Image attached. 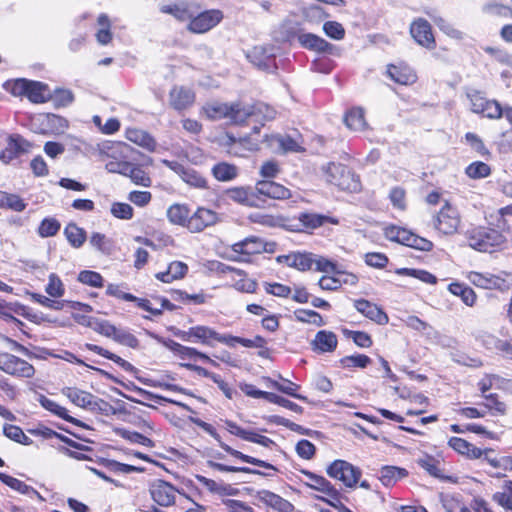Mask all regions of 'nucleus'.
I'll use <instances>...</instances> for the list:
<instances>
[{
    "mask_svg": "<svg viewBox=\"0 0 512 512\" xmlns=\"http://www.w3.org/2000/svg\"><path fill=\"white\" fill-rule=\"evenodd\" d=\"M32 144L18 134L10 135L7 138V145L0 151V160L8 164L20 154L28 152Z\"/></svg>",
    "mask_w": 512,
    "mask_h": 512,
    "instance_id": "nucleus-17",
    "label": "nucleus"
},
{
    "mask_svg": "<svg viewBox=\"0 0 512 512\" xmlns=\"http://www.w3.org/2000/svg\"><path fill=\"white\" fill-rule=\"evenodd\" d=\"M326 473L329 477L342 482L349 489L356 488L362 476L360 468L341 459L330 463L326 468Z\"/></svg>",
    "mask_w": 512,
    "mask_h": 512,
    "instance_id": "nucleus-4",
    "label": "nucleus"
},
{
    "mask_svg": "<svg viewBox=\"0 0 512 512\" xmlns=\"http://www.w3.org/2000/svg\"><path fill=\"white\" fill-rule=\"evenodd\" d=\"M61 393L66 396L74 405L91 412L103 411L107 403L93 394L77 387H65Z\"/></svg>",
    "mask_w": 512,
    "mask_h": 512,
    "instance_id": "nucleus-7",
    "label": "nucleus"
},
{
    "mask_svg": "<svg viewBox=\"0 0 512 512\" xmlns=\"http://www.w3.org/2000/svg\"><path fill=\"white\" fill-rule=\"evenodd\" d=\"M253 118L252 106H241L240 104H231L228 118L234 124H242L247 119Z\"/></svg>",
    "mask_w": 512,
    "mask_h": 512,
    "instance_id": "nucleus-41",
    "label": "nucleus"
},
{
    "mask_svg": "<svg viewBox=\"0 0 512 512\" xmlns=\"http://www.w3.org/2000/svg\"><path fill=\"white\" fill-rule=\"evenodd\" d=\"M211 173L216 180L220 182H229L238 177L239 168L228 162H219L212 167Z\"/></svg>",
    "mask_w": 512,
    "mask_h": 512,
    "instance_id": "nucleus-28",
    "label": "nucleus"
},
{
    "mask_svg": "<svg viewBox=\"0 0 512 512\" xmlns=\"http://www.w3.org/2000/svg\"><path fill=\"white\" fill-rule=\"evenodd\" d=\"M28 85L29 80L21 78L7 81L4 88L14 96H27Z\"/></svg>",
    "mask_w": 512,
    "mask_h": 512,
    "instance_id": "nucleus-61",
    "label": "nucleus"
},
{
    "mask_svg": "<svg viewBox=\"0 0 512 512\" xmlns=\"http://www.w3.org/2000/svg\"><path fill=\"white\" fill-rule=\"evenodd\" d=\"M410 34L419 45L429 49L434 48L435 39L427 20L423 18L415 20L410 26Z\"/></svg>",
    "mask_w": 512,
    "mask_h": 512,
    "instance_id": "nucleus-18",
    "label": "nucleus"
},
{
    "mask_svg": "<svg viewBox=\"0 0 512 512\" xmlns=\"http://www.w3.org/2000/svg\"><path fill=\"white\" fill-rule=\"evenodd\" d=\"M449 291L459 296L467 306H473L476 301L475 292L468 286L460 283H452L449 285Z\"/></svg>",
    "mask_w": 512,
    "mask_h": 512,
    "instance_id": "nucleus-44",
    "label": "nucleus"
},
{
    "mask_svg": "<svg viewBox=\"0 0 512 512\" xmlns=\"http://www.w3.org/2000/svg\"><path fill=\"white\" fill-rule=\"evenodd\" d=\"M337 343L338 340L335 333L321 330L316 334L312 345L314 350L325 353L334 351L337 347Z\"/></svg>",
    "mask_w": 512,
    "mask_h": 512,
    "instance_id": "nucleus-27",
    "label": "nucleus"
},
{
    "mask_svg": "<svg viewBox=\"0 0 512 512\" xmlns=\"http://www.w3.org/2000/svg\"><path fill=\"white\" fill-rule=\"evenodd\" d=\"M223 12L219 9H210L203 12H196L189 19L187 29L195 34H202L217 26L223 19Z\"/></svg>",
    "mask_w": 512,
    "mask_h": 512,
    "instance_id": "nucleus-9",
    "label": "nucleus"
},
{
    "mask_svg": "<svg viewBox=\"0 0 512 512\" xmlns=\"http://www.w3.org/2000/svg\"><path fill=\"white\" fill-rule=\"evenodd\" d=\"M38 402L44 409L53 413L54 415L58 416L59 418L65 420L67 422L74 423V424H76L78 422L75 418L71 417L68 414V411L65 407L59 405L58 403L47 398L46 396L39 395Z\"/></svg>",
    "mask_w": 512,
    "mask_h": 512,
    "instance_id": "nucleus-36",
    "label": "nucleus"
},
{
    "mask_svg": "<svg viewBox=\"0 0 512 512\" xmlns=\"http://www.w3.org/2000/svg\"><path fill=\"white\" fill-rule=\"evenodd\" d=\"M3 433L4 435L9 438L10 440H13L17 443H20L22 445H32L33 441L30 439L23 430L16 426L11 424H6L3 427Z\"/></svg>",
    "mask_w": 512,
    "mask_h": 512,
    "instance_id": "nucleus-48",
    "label": "nucleus"
},
{
    "mask_svg": "<svg viewBox=\"0 0 512 512\" xmlns=\"http://www.w3.org/2000/svg\"><path fill=\"white\" fill-rule=\"evenodd\" d=\"M295 317L300 322L314 324L319 327L324 325V320L322 316L314 310H297L295 311Z\"/></svg>",
    "mask_w": 512,
    "mask_h": 512,
    "instance_id": "nucleus-56",
    "label": "nucleus"
},
{
    "mask_svg": "<svg viewBox=\"0 0 512 512\" xmlns=\"http://www.w3.org/2000/svg\"><path fill=\"white\" fill-rule=\"evenodd\" d=\"M398 275H404L419 279L420 281L428 284H435L437 282L436 277L426 270L411 269V268H399L395 271Z\"/></svg>",
    "mask_w": 512,
    "mask_h": 512,
    "instance_id": "nucleus-49",
    "label": "nucleus"
},
{
    "mask_svg": "<svg viewBox=\"0 0 512 512\" xmlns=\"http://www.w3.org/2000/svg\"><path fill=\"white\" fill-rule=\"evenodd\" d=\"M167 218L171 223L187 228L190 211L186 205L173 204L167 210Z\"/></svg>",
    "mask_w": 512,
    "mask_h": 512,
    "instance_id": "nucleus-38",
    "label": "nucleus"
},
{
    "mask_svg": "<svg viewBox=\"0 0 512 512\" xmlns=\"http://www.w3.org/2000/svg\"><path fill=\"white\" fill-rule=\"evenodd\" d=\"M231 250L237 254L234 260L248 262L251 255L264 252L266 250V245L261 238L251 236L243 241L234 243L231 246Z\"/></svg>",
    "mask_w": 512,
    "mask_h": 512,
    "instance_id": "nucleus-13",
    "label": "nucleus"
},
{
    "mask_svg": "<svg viewBox=\"0 0 512 512\" xmlns=\"http://www.w3.org/2000/svg\"><path fill=\"white\" fill-rule=\"evenodd\" d=\"M176 335L183 341L201 342L210 346L212 345V341L221 343V339L225 337V334H219L208 326H194L189 328L187 331H179Z\"/></svg>",
    "mask_w": 512,
    "mask_h": 512,
    "instance_id": "nucleus-11",
    "label": "nucleus"
},
{
    "mask_svg": "<svg viewBox=\"0 0 512 512\" xmlns=\"http://www.w3.org/2000/svg\"><path fill=\"white\" fill-rule=\"evenodd\" d=\"M273 57L271 49L264 46H255L247 54L251 63L259 68H266Z\"/></svg>",
    "mask_w": 512,
    "mask_h": 512,
    "instance_id": "nucleus-39",
    "label": "nucleus"
},
{
    "mask_svg": "<svg viewBox=\"0 0 512 512\" xmlns=\"http://www.w3.org/2000/svg\"><path fill=\"white\" fill-rule=\"evenodd\" d=\"M491 169L484 162H473L466 168V174L472 179H480L489 176Z\"/></svg>",
    "mask_w": 512,
    "mask_h": 512,
    "instance_id": "nucleus-58",
    "label": "nucleus"
},
{
    "mask_svg": "<svg viewBox=\"0 0 512 512\" xmlns=\"http://www.w3.org/2000/svg\"><path fill=\"white\" fill-rule=\"evenodd\" d=\"M248 219L255 224L265 227H277L281 225L282 219L280 217L266 214L262 212H254L248 216Z\"/></svg>",
    "mask_w": 512,
    "mask_h": 512,
    "instance_id": "nucleus-53",
    "label": "nucleus"
},
{
    "mask_svg": "<svg viewBox=\"0 0 512 512\" xmlns=\"http://www.w3.org/2000/svg\"><path fill=\"white\" fill-rule=\"evenodd\" d=\"M230 105L226 103H221L218 101H212L206 103L201 112L209 119V120H220L223 118H228Z\"/></svg>",
    "mask_w": 512,
    "mask_h": 512,
    "instance_id": "nucleus-35",
    "label": "nucleus"
},
{
    "mask_svg": "<svg viewBox=\"0 0 512 512\" xmlns=\"http://www.w3.org/2000/svg\"><path fill=\"white\" fill-rule=\"evenodd\" d=\"M387 74L393 81L402 85L413 84L417 79L414 71L406 65H390Z\"/></svg>",
    "mask_w": 512,
    "mask_h": 512,
    "instance_id": "nucleus-25",
    "label": "nucleus"
},
{
    "mask_svg": "<svg viewBox=\"0 0 512 512\" xmlns=\"http://www.w3.org/2000/svg\"><path fill=\"white\" fill-rule=\"evenodd\" d=\"M433 227L443 235H452L457 232L461 223L458 210L450 203L445 202L440 211L434 215Z\"/></svg>",
    "mask_w": 512,
    "mask_h": 512,
    "instance_id": "nucleus-5",
    "label": "nucleus"
},
{
    "mask_svg": "<svg viewBox=\"0 0 512 512\" xmlns=\"http://www.w3.org/2000/svg\"><path fill=\"white\" fill-rule=\"evenodd\" d=\"M484 398L486 400L484 406L493 415H504L506 413V405L498 399L496 394L484 395Z\"/></svg>",
    "mask_w": 512,
    "mask_h": 512,
    "instance_id": "nucleus-63",
    "label": "nucleus"
},
{
    "mask_svg": "<svg viewBox=\"0 0 512 512\" xmlns=\"http://www.w3.org/2000/svg\"><path fill=\"white\" fill-rule=\"evenodd\" d=\"M506 241L502 233L486 227L473 228L468 232L469 246L480 252H492Z\"/></svg>",
    "mask_w": 512,
    "mask_h": 512,
    "instance_id": "nucleus-2",
    "label": "nucleus"
},
{
    "mask_svg": "<svg viewBox=\"0 0 512 512\" xmlns=\"http://www.w3.org/2000/svg\"><path fill=\"white\" fill-rule=\"evenodd\" d=\"M195 98V92L191 88L181 85H174L168 95L170 107L179 112L192 107Z\"/></svg>",
    "mask_w": 512,
    "mask_h": 512,
    "instance_id": "nucleus-16",
    "label": "nucleus"
},
{
    "mask_svg": "<svg viewBox=\"0 0 512 512\" xmlns=\"http://www.w3.org/2000/svg\"><path fill=\"white\" fill-rule=\"evenodd\" d=\"M384 236L393 242L420 250L430 251L433 248V243L423 237H420L413 232L395 225H388L384 227Z\"/></svg>",
    "mask_w": 512,
    "mask_h": 512,
    "instance_id": "nucleus-3",
    "label": "nucleus"
},
{
    "mask_svg": "<svg viewBox=\"0 0 512 512\" xmlns=\"http://www.w3.org/2000/svg\"><path fill=\"white\" fill-rule=\"evenodd\" d=\"M155 339H157L158 341L162 342L167 348L171 349L172 351H175L177 353H180L182 354L183 356L185 357H193V356H199L201 358H205V359H209L208 356L202 354V353H199L197 352L194 348H189V347H185L173 340H162V338L156 336V335H152Z\"/></svg>",
    "mask_w": 512,
    "mask_h": 512,
    "instance_id": "nucleus-46",
    "label": "nucleus"
},
{
    "mask_svg": "<svg viewBox=\"0 0 512 512\" xmlns=\"http://www.w3.org/2000/svg\"><path fill=\"white\" fill-rule=\"evenodd\" d=\"M64 234L68 242L74 247H81L86 240V232L84 229L78 227L74 223H70L66 226Z\"/></svg>",
    "mask_w": 512,
    "mask_h": 512,
    "instance_id": "nucleus-43",
    "label": "nucleus"
},
{
    "mask_svg": "<svg viewBox=\"0 0 512 512\" xmlns=\"http://www.w3.org/2000/svg\"><path fill=\"white\" fill-rule=\"evenodd\" d=\"M86 349L93 351L109 360H112L116 364H118L120 367H122L125 370H128L131 367V364L127 362L126 360L122 359L118 355L98 346L95 344L86 343L85 344Z\"/></svg>",
    "mask_w": 512,
    "mask_h": 512,
    "instance_id": "nucleus-52",
    "label": "nucleus"
},
{
    "mask_svg": "<svg viewBox=\"0 0 512 512\" xmlns=\"http://www.w3.org/2000/svg\"><path fill=\"white\" fill-rule=\"evenodd\" d=\"M150 494L158 505L167 507L174 504L176 490L169 483L158 480L151 485Z\"/></svg>",
    "mask_w": 512,
    "mask_h": 512,
    "instance_id": "nucleus-20",
    "label": "nucleus"
},
{
    "mask_svg": "<svg viewBox=\"0 0 512 512\" xmlns=\"http://www.w3.org/2000/svg\"><path fill=\"white\" fill-rule=\"evenodd\" d=\"M135 301H137V304H138V306L140 308L150 312L153 315H160L164 308L169 309V310H173L174 309V305L172 303H170V301L165 299V298L159 300L160 301V307H154L152 305V303L149 300H147V299H138V298H136Z\"/></svg>",
    "mask_w": 512,
    "mask_h": 512,
    "instance_id": "nucleus-57",
    "label": "nucleus"
},
{
    "mask_svg": "<svg viewBox=\"0 0 512 512\" xmlns=\"http://www.w3.org/2000/svg\"><path fill=\"white\" fill-rule=\"evenodd\" d=\"M90 245L104 255H111L115 251V241L100 232H93L89 238Z\"/></svg>",
    "mask_w": 512,
    "mask_h": 512,
    "instance_id": "nucleus-32",
    "label": "nucleus"
},
{
    "mask_svg": "<svg viewBox=\"0 0 512 512\" xmlns=\"http://www.w3.org/2000/svg\"><path fill=\"white\" fill-rule=\"evenodd\" d=\"M77 279L82 284L89 285L91 287L99 288V287L103 286V277L98 272H95V271H91V270L81 271L78 274Z\"/></svg>",
    "mask_w": 512,
    "mask_h": 512,
    "instance_id": "nucleus-59",
    "label": "nucleus"
},
{
    "mask_svg": "<svg viewBox=\"0 0 512 512\" xmlns=\"http://www.w3.org/2000/svg\"><path fill=\"white\" fill-rule=\"evenodd\" d=\"M404 323L407 327H409L415 331L421 332L428 337H433L438 334V332L430 324L424 322L417 316H413V315L408 316L404 320Z\"/></svg>",
    "mask_w": 512,
    "mask_h": 512,
    "instance_id": "nucleus-45",
    "label": "nucleus"
},
{
    "mask_svg": "<svg viewBox=\"0 0 512 512\" xmlns=\"http://www.w3.org/2000/svg\"><path fill=\"white\" fill-rule=\"evenodd\" d=\"M256 186L254 188L249 186H238L226 189L223 195L226 200L232 201L236 204L260 208L263 207L265 200L258 196Z\"/></svg>",
    "mask_w": 512,
    "mask_h": 512,
    "instance_id": "nucleus-10",
    "label": "nucleus"
},
{
    "mask_svg": "<svg viewBox=\"0 0 512 512\" xmlns=\"http://www.w3.org/2000/svg\"><path fill=\"white\" fill-rule=\"evenodd\" d=\"M27 90V98L33 103H44L51 99V91L49 87L39 81L29 80Z\"/></svg>",
    "mask_w": 512,
    "mask_h": 512,
    "instance_id": "nucleus-29",
    "label": "nucleus"
},
{
    "mask_svg": "<svg viewBox=\"0 0 512 512\" xmlns=\"http://www.w3.org/2000/svg\"><path fill=\"white\" fill-rule=\"evenodd\" d=\"M354 306L358 312L375 321L376 323L381 325L388 323V316L377 305L367 300L361 299L356 300L354 302Z\"/></svg>",
    "mask_w": 512,
    "mask_h": 512,
    "instance_id": "nucleus-22",
    "label": "nucleus"
},
{
    "mask_svg": "<svg viewBox=\"0 0 512 512\" xmlns=\"http://www.w3.org/2000/svg\"><path fill=\"white\" fill-rule=\"evenodd\" d=\"M162 162L169 169L178 174L188 185L199 189H208L207 180L196 170L185 167L177 161L163 160Z\"/></svg>",
    "mask_w": 512,
    "mask_h": 512,
    "instance_id": "nucleus-14",
    "label": "nucleus"
},
{
    "mask_svg": "<svg viewBox=\"0 0 512 512\" xmlns=\"http://www.w3.org/2000/svg\"><path fill=\"white\" fill-rule=\"evenodd\" d=\"M253 118L256 121H271L276 117V111L265 103H257L252 106Z\"/></svg>",
    "mask_w": 512,
    "mask_h": 512,
    "instance_id": "nucleus-55",
    "label": "nucleus"
},
{
    "mask_svg": "<svg viewBox=\"0 0 512 512\" xmlns=\"http://www.w3.org/2000/svg\"><path fill=\"white\" fill-rule=\"evenodd\" d=\"M126 137L129 141L144 147L149 151H153L156 147L155 140L144 130L137 128L127 129Z\"/></svg>",
    "mask_w": 512,
    "mask_h": 512,
    "instance_id": "nucleus-34",
    "label": "nucleus"
},
{
    "mask_svg": "<svg viewBox=\"0 0 512 512\" xmlns=\"http://www.w3.org/2000/svg\"><path fill=\"white\" fill-rule=\"evenodd\" d=\"M111 214L118 219L129 220L133 217V208L127 203L114 202L111 205Z\"/></svg>",
    "mask_w": 512,
    "mask_h": 512,
    "instance_id": "nucleus-64",
    "label": "nucleus"
},
{
    "mask_svg": "<svg viewBox=\"0 0 512 512\" xmlns=\"http://www.w3.org/2000/svg\"><path fill=\"white\" fill-rule=\"evenodd\" d=\"M277 261L287 265L288 267L304 272L312 268V253L291 252L287 255L278 256Z\"/></svg>",
    "mask_w": 512,
    "mask_h": 512,
    "instance_id": "nucleus-21",
    "label": "nucleus"
},
{
    "mask_svg": "<svg viewBox=\"0 0 512 512\" xmlns=\"http://www.w3.org/2000/svg\"><path fill=\"white\" fill-rule=\"evenodd\" d=\"M408 476L405 468L397 466H384L380 470L379 479L386 487L395 485L399 480Z\"/></svg>",
    "mask_w": 512,
    "mask_h": 512,
    "instance_id": "nucleus-31",
    "label": "nucleus"
},
{
    "mask_svg": "<svg viewBox=\"0 0 512 512\" xmlns=\"http://www.w3.org/2000/svg\"><path fill=\"white\" fill-rule=\"evenodd\" d=\"M326 182L337 186L341 190L356 192L360 190L361 184L348 167L339 163H329L323 167Z\"/></svg>",
    "mask_w": 512,
    "mask_h": 512,
    "instance_id": "nucleus-1",
    "label": "nucleus"
},
{
    "mask_svg": "<svg viewBox=\"0 0 512 512\" xmlns=\"http://www.w3.org/2000/svg\"><path fill=\"white\" fill-rule=\"evenodd\" d=\"M201 427L204 428L207 431V433L210 434L216 441H218L220 447L223 450H225L227 453H229L231 456H233L243 462L249 463V464L257 465V466H260V467H263L266 469L276 470V468L272 464L265 462L263 460L254 458L252 456L246 455L238 450L233 449L232 447L225 444L224 442H222L220 435L216 432L215 428L211 424L202 423Z\"/></svg>",
    "mask_w": 512,
    "mask_h": 512,
    "instance_id": "nucleus-15",
    "label": "nucleus"
},
{
    "mask_svg": "<svg viewBox=\"0 0 512 512\" xmlns=\"http://www.w3.org/2000/svg\"><path fill=\"white\" fill-rule=\"evenodd\" d=\"M220 221L219 214L208 208L199 207L190 214L187 229L192 233H199L208 227L216 225Z\"/></svg>",
    "mask_w": 512,
    "mask_h": 512,
    "instance_id": "nucleus-12",
    "label": "nucleus"
},
{
    "mask_svg": "<svg viewBox=\"0 0 512 512\" xmlns=\"http://www.w3.org/2000/svg\"><path fill=\"white\" fill-rule=\"evenodd\" d=\"M298 39L302 46L319 52H326L332 47L331 44L323 38L310 33L301 34Z\"/></svg>",
    "mask_w": 512,
    "mask_h": 512,
    "instance_id": "nucleus-40",
    "label": "nucleus"
},
{
    "mask_svg": "<svg viewBox=\"0 0 512 512\" xmlns=\"http://www.w3.org/2000/svg\"><path fill=\"white\" fill-rule=\"evenodd\" d=\"M125 176L130 177L135 184L142 185L144 187H150L152 183L151 178L142 168L131 163L129 164V169Z\"/></svg>",
    "mask_w": 512,
    "mask_h": 512,
    "instance_id": "nucleus-54",
    "label": "nucleus"
},
{
    "mask_svg": "<svg viewBox=\"0 0 512 512\" xmlns=\"http://www.w3.org/2000/svg\"><path fill=\"white\" fill-rule=\"evenodd\" d=\"M282 379V382H278V381H272V386L277 389L278 391L284 393V394H287L291 397H294L296 399H299L301 401H307V398L301 394H297V391L299 390L300 386L293 383L292 381L290 380H287V379Z\"/></svg>",
    "mask_w": 512,
    "mask_h": 512,
    "instance_id": "nucleus-50",
    "label": "nucleus"
},
{
    "mask_svg": "<svg viewBox=\"0 0 512 512\" xmlns=\"http://www.w3.org/2000/svg\"><path fill=\"white\" fill-rule=\"evenodd\" d=\"M261 499L265 504L279 512H292L294 509V506L288 500L270 491H262Z\"/></svg>",
    "mask_w": 512,
    "mask_h": 512,
    "instance_id": "nucleus-37",
    "label": "nucleus"
},
{
    "mask_svg": "<svg viewBox=\"0 0 512 512\" xmlns=\"http://www.w3.org/2000/svg\"><path fill=\"white\" fill-rule=\"evenodd\" d=\"M196 480L208 491L219 496H233L238 493V490L231 485L216 482L202 475H196Z\"/></svg>",
    "mask_w": 512,
    "mask_h": 512,
    "instance_id": "nucleus-26",
    "label": "nucleus"
},
{
    "mask_svg": "<svg viewBox=\"0 0 512 512\" xmlns=\"http://www.w3.org/2000/svg\"><path fill=\"white\" fill-rule=\"evenodd\" d=\"M0 370L16 378H32L35 375L32 364L7 352L0 353Z\"/></svg>",
    "mask_w": 512,
    "mask_h": 512,
    "instance_id": "nucleus-6",
    "label": "nucleus"
},
{
    "mask_svg": "<svg viewBox=\"0 0 512 512\" xmlns=\"http://www.w3.org/2000/svg\"><path fill=\"white\" fill-rule=\"evenodd\" d=\"M467 278L475 286L484 289L499 288L503 282V280L497 276L491 274H482L474 271L469 272Z\"/></svg>",
    "mask_w": 512,
    "mask_h": 512,
    "instance_id": "nucleus-33",
    "label": "nucleus"
},
{
    "mask_svg": "<svg viewBox=\"0 0 512 512\" xmlns=\"http://www.w3.org/2000/svg\"><path fill=\"white\" fill-rule=\"evenodd\" d=\"M370 362L371 359L363 354L346 356L340 360L341 365L345 368H365Z\"/></svg>",
    "mask_w": 512,
    "mask_h": 512,
    "instance_id": "nucleus-62",
    "label": "nucleus"
},
{
    "mask_svg": "<svg viewBox=\"0 0 512 512\" xmlns=\"http://www.w3.org/2000/svg\"><path fill=\"white\" fill-rule=\"evenodd\" d=\"M269 141L271 146L277 145L283 152H298L301 149L298 142L290 136H272Z\"/></svg>",
    "mask_w": 512,
    "mask_h": 512,
    "instance_id": "nucleus-47",
    "label": "nucleus"
},
{
    "mask_svg": "<svg viewBox=\"0 0 512 512\" xmlns=\"http://www.w3.org/2000/svg\"><path fill=\"white\" fill-rule=\"evenodd\" d=\"M188 271V266L181 261H174L169 264L168 268L164 272L156 274V278L164 283H170L173 280L183 278Z\"/></svg>",
    "mask_w": 512,
    "mask_h": 512,
    "instance_id": "nucleus-30",
    "label": "nucleus"
},
{
    "mask_svg": "<svg viewBox=\"0 0 512 512\" xmlns=\"http://www.w3.org/2000/svg\"><path fill=\"white\" fill-rule=\"evenodd\" d=\"M344 122L346 126L353 131H362L366 127L364 112L361 108L350 110L346 114Z\"/></svg>",
    "mask_w": 512,
    "mask_h": 512,
    "instance_id": "nucleus-42",
    "label": "nucleus"
},
{
    "mask_svg": "<svg viewBox=\"0 0 512 512\" xmlns=\"http://www.w3.org/2000/svg\"><path fill=\"white\" fill-rule=\"evenodd\" d=\"M448 445L454 451L467 457L468 459L482 458V449L474 446L465 439L459 437H451L448 441Z\"/></svg>",
    "mask_w": 512,
    "mask_h": 512,
    "instance_id": "nucleus-24",
    "label": "nucleus"
},
{
    "mask_svg": "<svg viewBox=\"0 0 512 512\" xmlns=\"http://www.w3.org/2000/svg\"><path fill=\"white\" fill-rule=\"evenodd\" d=\"M112 339L119 344L128 346L130 348H137L139 346V341L133 334L127 330L118 329L117 327L115 329V333L112 336Z\"/></svg>",
    "mask_w": 512,
    "mask_h": 512,
    "instance_id": "nucleus-60",
    "label": "nucleus"
},
{
    "mask_svg": "<svg viewBox=\"0 0 512 512\" xmlns=\"http://www.w3.org/2000/svg\"><path fill=\"white\" fill-rule=\"evenodd\" d=\"M256 194L263 199L268 197L271 199L285 200L291 198V191L285 186L274 181L262 180L256 183Z\"/></svg>",
    "mask_w": 512,
    "mask_h": 512,
    "instance_id": "nucleus-19",
    "label": "nucleus"
},
{
    "mask_svg": "<svg viewBox=\"0 0 512 512\" xmlns=\"http://www.w3.org/2000/svg\"><path fill=\"white\" fill-rule=\"evenodd\" d=\"M160 10L162 13L173 15L179 21H188L197 12L193 4L186 2L162 5Z\"/></svg>",
    "mask_w": 512,
    "mask_h": 512,
    "instance_id": "nucleus-23",
    "label": "nucleus"
},
{
    "mask_svg": "<svg viewBox=\"0 0 512 512\" xmlns=\"http://www.w3.org/2000/svg\"><path fill=\"white\" fill-rule=\"evenodd\" d=\"M305 480H303L304 484L311 489L317 490L319 492H323L329 484L331 483L323 476L314 474L310 471H302Z\"/></svg>",
    "mask_w": 512,
    "mask_h": 512,
    "instance_id": "nucleus-51",
    "label": "nucleus"
},
{
    "mask_svg": "<svg viewBox=\"0 0 512 512\" xmlns=\"http://www.w3.org/2000/svg\"><path fill=\"white\" fill-rule=\"evenodd\" d=\"M467 97L470 100L472 112L490 119H499L503 115L499 102L486 99L480 91L472 90L467 93Z\"/></svg>",
    "mask_w": 512,
    "mask_h": 512,
    "instance_id": "nucleus-8",
    "label": "nucleus"
}]
</instances>
